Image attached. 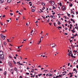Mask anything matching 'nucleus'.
I'll use <instances>...</instances> for the list:
<instances>
[{"instance_id":"4468645a","label":"nucleus","mask_w":78,"mask_h":78,"mask_svg":"<svg viewBox=\"0 0 78 78\" xmlns=\"http://www.w3.org/2000/svg\"><path fill=\"white\" fill-rule=\"evenodd\" d=\"M0 3H3V1L2 0H0Z\"/></svg>"},{"instance_id":"473e14b6","label":"nucleus","mask_w":78,"mask_h":78,"mask_svg":"<svg viewBox=\"0 0 78 78\" xmlns=\"http://www.w3.org/2000/svg\"><path fill=\"white\" fill-rule=\"evenodd\" d=\"M69 40H70V42L71 43V42H73V41L72 40H70V39H69Z\"/></svg>"},{"instance_id":"72a5a7b5","label":"nucleus","mask_w":78,"mask_h":78,"mask_svg":"<svg viewBox=\"0 0 78 78\" xmlns=\"http://www.w3.org/2000/svg\"><path fill=\"white\" fill-rule=\"evenodd\" d=\"M59 78V76H57L55 77V78Z\"/></svg>"},{"instance_id":"4be33fe9","label":"nucleus","mask_w":78,"mask_h":78,"mask_svg":"<svg viewBox=\"0 0 78 78\" xmlns=\"http://www.w3.org/2000/svg\"><path fill=\"white\" fill-rule=\"evenodd\" d=\"M13 62L14 64H16V62H15V61H14V60H13Z\"/></svg>"},{"instance_id":"c756f323","label":"nucleus","mask_w":78,"mask_h":78,"mask_svg":"<svg viewBox=\"0 0 78 78\" xmlns=\"http://www.w3.org/2000/svg\"><path fill=\"white\" fill-rule=\"evenodd\" d=\"M41 42V40H40V41L39 42H38V43H37V44H39Z\"/></svg>"},{"instance_id":"9b49d317","label":"nucleus","mask_w":78,"mask_h":78,"mask_svg":"<svg viewBox=\"0 0 78 78\" xmlns=\"http://www.w3.org/2000/svg\"><path fill=\"white\" fill-rule=\"evenodd\" d=\"M78 36V34L76 33L75 35H73V37H75V36Z\"/></svg>"},{"instance_id":"69168bd1","label":"nucleus","mask_w":78,"mask_h":78,"mask_svg":"<svg viewBox=\"0 0 78 78\" xmlns=\"http://www.w3.org/2000/svg\"><path fill=\"white\" fill-rule=\"evenodd\" d=\"M7 21L8 22H9V20H7Z\"/></svg>"},{"instance_id":"7c9ffc66","label":"nucleus","mask_w":78,"mask_h":78,"mask_svg":"<svg viewBox=\"0 0 78 78\" xmlns=\"http://www.w3.org/2000/svg\"><path fill=\"white\" fill-rule=\"evenodd\" d=\"M69 22V24H70V23H71V22L70 21H69L68 22Z\"/></svg>"},{"instance_id":"09e8293b","label":"nucleus","mask_w":78,"mask_h":78,"mask_svg":"<svg viewBox=\"0 0 78 78\" xmlns=\"http://www.w3.org/2000/svg\"><path fill=\"white\" fill-rule=\"evenodd\" d=\"M68 66H70V63H69L68 64Z\"/></svg>"},{"instance_id":"b1692460","label":"nucleus","mask_w":78,"mask_h":78,"mask_svg":"<svg viewBox=\"0 0 78 78\" xmlns=\"http://www.w3.org/2000/svg\"><path fill=\"white\" fill-rule=\"evenodd\" d=\"M58 78H60V77H61L62 76L61 75H59V76H58Z\"/></svg>"},{"instance_id":"c85d7f7f","label":"nucleus","mask_w":78,"mask_h":78,"mask_svg":"<svg viewBox=\"0 0 78 78\" xmlns=\"http://www.w3.org/2000/svg\"><path fill=\"white\" fill-rule=\"evenodd\" d=\"M71 57H72V58H73V54H71Z\"/></svg>"},{"instance_id":"c9c22d12","label":"nucleus","mask_w":78,"mask_h":78,"mask_svg":"<svg viewBox=\"0 0 78 78\" xmlns=\"http://www.w3.org/2000/svg\"><path fill=\"white\" fill-rule=\"evenodd\" d=\"M71 16H72V18H73V17H74V16H73V15H72Z\"/></svg>"},{"instance_id":"2f4dec72","label":"nucleus","mask_w":78,"mask_h":78,"mask_svg":"<svg viewBox=\"0 0 78 78\" xmlns=\"http://www.w3.org/2000/svg\"><path fill=\"white\" fill-rule=\"evenodd\" d=\"M68 56H70V52H69V53L68 54Z\"/></svg>"},{"instance_id":"5701e85b","label":"nucleus","mask_w":78,"mask_h":78,"mask_svg":"<svg viewBox=\"0 0 78 78\" xmlns=\"http://www.w3.org/2000/svg\"><path fill=\"white\" fill-rule=\"evenodd\" d=\"M60 6H62V3L61 2L60 3Z\"/></svg>"},{"instance_id":"a878e982","label":"nucleus","mask_w":78,"mask_h":78,"mask_svg":"<svg viewBox=\"0 0 78 78\" xmlns=\"http://www.w3.org/2000/svg\"><path fill=\"white\" fill-rule=\"evenodd\" d=\"M69 6H70V7H72V4H71L70 5H69Z\"/></svg>"},{"instance_id":"58836bf2","label":"nucleus","mask_w":78,"mask_h":78,"mask_svg":"<svg viewBox=\"0 0 78 78\" xmlns=\"http://www.w3.org/2000/svg\"><path fill=\"white\" fill-rule=\"evenodd\" d=\"M50 17H51V18H53V16H50Z\"/></svg>"},{"instance_id":"9d476101","label":"nucleus","mask_w":78,"mask_h":78,"mask_svg":"<svg viewBox=\"0 0 78 78\" xmlns=\"http://www.w3.org/2000/svg\"><path fill=\"white\" fill-rule=\"evenodd\" d=\"M7 2L8 3H10L11 2V0H8Z\"/></svg>"},{"instance_id":"bb28decb","label":"nucleus","mask_w":78,"mask_h":78,"mask_svg":"<svg viewBox=\"0 0 78 78\" xmlns=\"http://www.w3.org/2000/svg\"><path fill=\"white\" fill-rule=\"evenodd\" d=\"M55 8H56V7H55L54 6H53V9H55Z\"/></svg>"},{"instance_id":"e2e57ef3","label":"nucleus","mask_w":78,"mask_h":78,"mask_svg":"<svg viewBox=\"0 0 78 78\" xmlns=\"http://www.w3.org/2000/svg\"><path fill=\"white\" fill-rule=\"evenodd\" d=\"M68 34L67 33H65V35H67V34Z\"/></svg>"},{"instance_id":"412c9836","label":"nucleus","mask_w":78,"mask_h":78,"mask_svg":"<svg viewBox=\"0 0 78 78\" xmlns=\"http://www.w3.org/2000/svg\"><path fill=\"white\" fill-rule=\"evenodd\" d=\"M6 74V71H5L4 73V75H5Z\"/></svg>"},{"instance_id":"de8ad7c7","label":"nucleus","mask_w":78,"mask_h":78,"mask_svg":"<svg viewBox=\"0 0 78 78\" xmlns=\"http://www.w3.org/2000/svg\"><path fill=\"white\" fill-rule=\"evenodd\" d=\"M41 75H42V74H41L40 73L39 75V76H40Z\"/></svg>"},{"instance_id":"39448f33","label":"nucleus","mask_w":78,"mask_h":78,"mask_svg":"<svg viewBox=\"0 0 78 78\" xmlns=\"http://www.w3.org/2000/svg\"><path fill=\"white\" fill-rule=\"evenodd\" d=\"M51 5H52V6L54 5H55V2H52L51 3Z\"/></svg>"},{"instance_id":"f704fd0d","label":"nucleus","mask_w":78,"mask_h":78,"mask_svg":"<svg viewBox=\"0 0 78 78\" xmlns=\"http://www.w3.org/2000/svg\"><path fill=\"white\" fill-rule=\"evenodd\" d=\"M51 2V1H50L49 2V3H51V2Z\"/></svg>"},{"instance_id":"423d86ee","label":"nucleus","mask_w":78,"mask_h":78,"mask_svg":"<svg viewBox=\"0 0 78 78\" xmlns=\"http://www.w3.org/2000/svg\"><path fill=\"white\" fill-rule=\"evenodd\" d=\"M49 75H49L48 74H46V76H52V74H50Z\"/></svg>"},{"instance_id":"7ed1b4c3","label":"nucleus","mask_w":78,"mask_h":78,"mask_svg":"<svg viewBox=\"0 0 78 78\" xmlns=\"http://www.w3.org/2000/svg\"><path fill=\"white\" fill-rule=\"evenodd\" d=\"M62 11H65L66 9V8H65V6H62Z\"/></svg>"},{"instance_id":"3c124183","label":"nucleus","mask_w":78,"mask_h":78,"mask_svg":"<svg viewBox=\"0 0 78 78\" xmlns=\"http://www.w3.org/2000/svg\"><path fill=\"white\" fill-rule=\"evenodd\" d=\"M40 10L41 11V12H43V11H42V9H40Z\"/></svg>"},{"instance_id":"5fc2aeb1","label":"nucleus","mask_w":78,"mask_h":78,"mask_svg":"<svg viewBox=\"0 0 78 78\" xmlns=\"http://www.w3.org/2000/svg\"><path fill=\"white\" fill-rule=\"evenodd\" d=\"M70 20L71 21H73V19L72 18Z\"/></svg>"},{"instance_id":"a19ab883","label":"nucleus","mask_w":78,"mask_h":78,"mask_svg":"<svg viewBox=\"0 0 78 78\" xmlns=\"http://www.w3.org/2000/svg\"><path fill=\"white\" fill-rule=\"evenodd\" d=\"M75 70H76V69H73V71H74H74H75Z\"/></svg>"},{"instance_id":"1a4fd4ad","label":"nucleus","mask_w":78,"mask_h":78,"mask_svg":"<svg viewBox=\"0 0 78 78\" xmlns=\"http://www.w3.org/2000/svg\"><path fill=\"white\" fill-rule=\"evenodd\" d=\"M8 64L10 67H11V63L9 62Z\"/></svg>"},{"instance_id":"393cba45","label":"nucleus","mask_w":78,"mask_h":78,"mask_svg":"<svg viewBox=\"0 0 78 78\" xmlns=\"http://www.w3.org/2000/svg\"><path fill=\"white\" fill-rule=\"evenodd\" d=\"M10 15L11 16H12L13 15V13H10Z\"/></svg>"},{"instance_id":"338daca9","label":"nucleus","mask_w":78,"mask_h":78,"mask_svg":"<svg viewBox=\"0 0 78 78\" xmlns=\"http://www.w3.org/2000/svg\"><path fill=\"white\" fill-rule=\"evenodd\" d=\"M76 14H78V12H76Z\"/></svg>"},{"instance_id":"dca6fc26","label":"nucleus","mask_w":78,"mask_h":78,"mask_svg":"<svg viewBox=\"0 0 78 78\" xmlns=\"http://www.w3.org/2000/svg\"><path fill=\"white\" fill-rule=\"evenodd\" d=\"M71 31L73 32V33H74L75 32V31H73V30H71Z\"/></svg>"},{"instance_id":"a211bd4d","label":"nucleus","mask_w":78,"mask_h":78,"mask_svg":"<svg viewBox=\"0 0 78 78\" xmlns=\"http://www.w3.org/2000/svg\"><path fill=\"white\" fill-rule=\"evenodd\" d=\"M34 9H32V10H31V11H32V12H34Z\"/></svg>"},{"instance_id":"6ab92c4d","label":"nucleus","mask_w":78,"mask_h":78,"mask_svg":"<svg viewBox=\"0 0 78 78\" xmlns=\"http://www.w3.org/2000/svg\"><path fill=\"white\" fill-rule=\"evenodd\" d=\"M22 47V45H21L20 46H19L18 47V49H19L20 48V47Z\"/></svg>"},{"instance_id":"f8f14e48","label":"nucleus","mask_w":78,"mask_h":78,"mask_svg":"<svg viewBox=\"0 0 78 78\" xmlns=\"http://www.w3.org/2000/svg\"><path fill=\"white\" fill-rule=\"evenodd\" d=\"M60 24H61V23H60V22H59V21H58V25H59Z\"/></svg>"},{"instance_id":"a18cd8bd","label":"nucleus","mask_w":78,"mask_h":78,"mask_svg":"<svg viewBox=\"0 0 78 78\" xmlns=\"http://www.w3.org/2000/svg\"><path fill=\"white\" fill-rule=\"evenodd\" d=\"M20 51V50H18L17 51H18V52H19V51Z\"/></svg>"},{"instance_id":"774afa93","label":"nucleus","mask_w":78,"mask_h":78,"mask_svg":"<svg viewBox=\"0 0 78 78\" xmlns=\"http://www.w3.org/2000/svg\"><path fill=\"white\" fill-rule=\"evenodd\" d=\"M38 13H41V11H39L38 12Z\"/></svg>"},{"instance_id":"13d9d810","label":"nucleus","mask_w":78,"mask_h":78,"mask_svg":"<svg viewBox=\"0 0 78 78\" xmlns=\"http://www.w3.org/2000/svg\"><path fill=\"white\" fill-rule=\"evenodd\" d=\"M48 22H49V21L48 20H47V23H48Z\"/></svg>"},{"instance_id":"ddd939ff","label":"nucleus","mask_w":78,"mask_h":78,"mask_svg":"<svg viewBox=\"0 0 78 78\" xmlns=\"http://www.w3.org/2000/svg\"><path fill=\"white\" fill-rule=\"evenodd\" d=\"M41 4H42V5H43V6H45V4H44V2H42L41 3Z\"/></svg>"},{"instance_id":"603ef678","label":"nucleus","mask_w":78,"mask_h":78,"mask_svg":"<svg viewBox=\"0 0 78 78\" xmlns=\"http://www.w3.org/2000/svg\"><path fill=\"white\" fill-rule=\"evenodd\" d=\"M17 3H20V1H19L18 2H17Z\"/></svg>"},{"instance_id":"49530a36","label":"nucleus","mask_w":78,"mask_h":78,"mask_svg":"<svg viewBox=\"0 0 78 78\" xmlns=\"http://www.w3.org/2000/svg\"><path fill=\"white\" fill-rule=\"evenodd\" d=\"M42 17H43V18L44 19H45V18L44 17V16H42Z\"/></svg>"},{"instance_id":"cd10ccee","label":"nucleus","mask_w":78,"mask_h":78,"mask_svg":"<svg viewBox=\"0 0 78 78\" xmlns=\"http://www.w3.org/2000/svg\"><path fill=\"white\" fill-rule=\"evenodd\" d=\"M10 41V40H9L8 39H7V41H8V42H10V41Z\"/></svg>"},{"instance_id":"bf43d9fd","label":"nucleus","mask_w":78,"mask_h":78,"mask_svg":"<svg viewBox=\"0 0 78 78\" xmlns=\"http://www.w3.org/2000/svg\"><path fill=\"white\" fill-rule=\"evenodd\" d=\"M70 54H72V51L71 50L70 51Z\"/></svg>"},{"instance_id":"4d7b16f0","label":"nucleus","mask_w":78,"mask_h":78,"mask_svg":"<svg viewBox=\"0 0 78 78\" xmlns=\"http://www.w3.org/2000/svg\"><path fill=\"white\" fill-rule=\"evenodd\" d=\"M22 78V76H20L19 78Z\"/></svg>"},{"instance_id":"f257e3e1","label":"nucleus","mask_w":78,"mask_h":78,"mask_svg":"<svg viewBox=\"0 0 78 78\" xmlns=\"http://www.w3.org/2000/svg\"><path fill=\"white\" fill-rule=\"evenodd\" d=\"M0 59L1 61H3V59H4V55L3 54L0 55Z\"/></svg>"},{"instance_id":"20e7f679","label":"nucleus","mask_w":78,"mask_h":78,"mask_svg":"<svg viewBox=\"0 0 78 78\" xmlns=\"http://www.w3.org/2000/svg\"><path fill=\"white\" fill-rule=\"evenodd\" d=\"M3 55V52L2 51H0V55Z\"/></svg>"},{"instance_id":"2eb2a0df","label":"nucleus","mask_w":78,"mask_h":78,"mask_svg":"<svg viewBox=\"0 0 78 78\" xmlns=\"http://www.w3.org/2000/svg\"><path fill=\"white\" fill-rule=\"evenodd\" d=\"M73 52H74V53H75H75H76V52H77V51H76L75 50H74L73 51Z\"/></svg>"},{"instance_id":"e433bc0d","label":"nucleus","mask_w":78,"mask_h":78,"mask_svg":"<svg viewBox=\"0 0 78 78\" xmlns=\"http://www.w3.org/2000/svg\"><path fill=\"white\" fill-rule=\"evenodd\" d=\"M9 58H11H11H12V56H9Z\"/></svg>"},{"instance_id":"680f3d73","label":"nucleus","mask_w":78,"mask_h":78,"mask_svg":"<svg viewBox=\"0 0 78 78\" xmlns=\"http://www.w3.org/2000/svg\"><path fill=\"white\" fill-rule=\"evenodd\" d=\"M66 74L65 73V74H63L62 75H63V76H64V75H66Z\"/></svg>"},{"instance_id":"0e129e2a","label":"nucleus","mask_w":78,"mask_h":78,"mask_svg":"<svg viewBox=\"0 0 78 78\" xmlns=\"http://www.w3.org/2000/svg\"><path fill=\"white\" fill-rule=\"evenodd\" d=\"M14 59H16V57L15 56L14 57Z\"/></svg>"},{"instance_id":"37998d69","label":"nucleus","mask_w":78,"mask_h":78,"mask_svg":"<svg viewBox=\"0 0 78 78\" xmlns=\"http://www.w3.org/2000/svg\"><path fill=\"white\" fill-rule=\"evenodd\" d=\"M55 16H53V17L52 18V19H55Z\"/></svg>"},{"instance_id":"79ce46f5","label":"nucleus","mask_w":78,"mask_h":78,"mask_svg":"<svg viewBox=\"0 0 78 78\" xmlns=\"http://www.w3.org/2000/svg\"><path fill=\"white\" fill-rule=\"evenodd\" d=\"M55 24H56V23H54V25L55 26H56V25H55Z\"/></svg>"},{"instance_id":"864d4df0","label":"nucleus","mask_w":78,"mask_h":78,"mask_svg":"<svg viewBox=\"0 0 78 78\" xmlns=\"http://www.w3.org/2000/svg\"><path fill=\"white\" fill-rule=\"evenodd\" d=\"M5 17V15H3L2 16V17Z\"/></svg>"},{"instance_id":"052dcab7","label":"nucleus","mask_w":78,"mask_h":78,"mask_svg":"<svg viewBox=\"0 0 78 78\" xmlns=\"http://www.w3.org/2000/svg\"><path fill=\"white\" fill-rule=\"evenodd\" d=\"M19 11H17L16 12V13H18V12H19Z\"/></svg>"},{"instance_id":"0eeeda50","label":"nucleus","mask_w":78,"mask_h":78,"mask_svg":"<svg viewBox=\"0 0 78 78\" xmlns=\"http://www.w3.org/2000/svg\"><path fill=\"white\" fill-rule=\"evenodd\" d=\"M1 38L3 39V38L4 37V36H3V35L2 34H1Z\"/></svg>"},{"instance_id":"c03bdc74","label":"nucleus","mask_w":78,"mask_h":78,"mask_svg":"<svg viewBox=\"0 0 78 78\" xmlns=\"http://www.w3.org/2000/svg\"><path fill=\"white\" fill-rule=\"evenodd\" d=\"M70 14H68V17H70Z\"/></svg>"},{"instance_id":"4c0bfd02","label":"nucleus","mask_w":78,"mask_h":78,"mask_svg":"<svg viewBox=\"0 0 78 78\" xmlns=\"http://www.w3.org/2000/svg\"><path fill=\"white\" fill-rule=\"evenodd\" d=\"M75 28H76V29H77V30H78V27H75Z\"/></svg>"},{"instance_id":"aec40b11","label":"nucleus","mask_w":78,"mask_h":78,"mask_svg":"<svg viewBox=\"0 0 78 78\" xmlns=\"http://www.w3.org/2000/svg\"><path fill=\"white\" fill-rule=\"evenodd\" d=\"M57 28H61V29L62 27L61 26H60V27H57Z\"/></svg>"},{"instance_id":"f3484780","label":"nucleus","mask_w":78,"mask_h":78,"mask_svg":"<svg viewBox=\"0 0 78 78\" xmlns=\"http://www.w3.org/2000/svg\"><path fill=\"white\" fill-rule=\"evenodd\" d=\"M4 44L5 45H6V42H4Z\"/></svg>"},{"instance_id":"ea45409f","label":"nucleus","mask_w":78,"mask_h":78,"mask_svg":"<svg viewBox=\"0 0 78 78\" xmlns=\"http://www.w3.org/2000/svg\"><path fill=\"white\" fill-rule=\"evenodd\" d=\"M52 14L53 15H54V14H55V12H54L53 13H52Z\"/></svg>"},{"instance_id":"f03ea898","label":"nucleus","mask_w":78,"mask_h":78,"mask_svg":"<svg viewBox=\"0 0 78 78\" xmlns=\"http://www.w3.org/2000/svg\"><path fill=\"white\" fill-rule=\"evenodd\" d=\"M14 70L16 72H19V70H18V69H17V68H16V67L14 68Z\"/></svg>"},{"instance_id":"6e6552de","label":"nucleus","mask_w":78,"mask_h":78,"mask_svg":"<svg viewBox=\"0 0 78 78\" xmlns=\"http://www.w3.org/2000/svg\"><path fill=\"white\" fill-rule=\"evenodd\" d=\"M29 4H30V6H32V3H31V2H29Z\"/></svg>"},{"instance_id":"6e6d98bb","label":"nucleus","mask_w":78,"mask_h":78,"mask_svg":"<svg viewBox=\"0 0 78 78\" xmlns=\"http://www.w3.org/2000/svg\"><path fill=\"white\" fill-rule=\"evenodd\" d=\"M76 68H77V69H78V65H77V66H76Z\"/></svg>"},{"instance_id":"8fccbe9b","label":"nucleus","mask_w":78,"mask_h":78,"mask_svg":"<svg viewBox=\"0 0 78 78\" xmlns=\"http://www.w3.org/2000/svg\"><path fill=\"white\" fill-rule=\"evenodd\" d=\"M26 74H27V75H29V73H26Z\"/></svg>"}]
</instances>
